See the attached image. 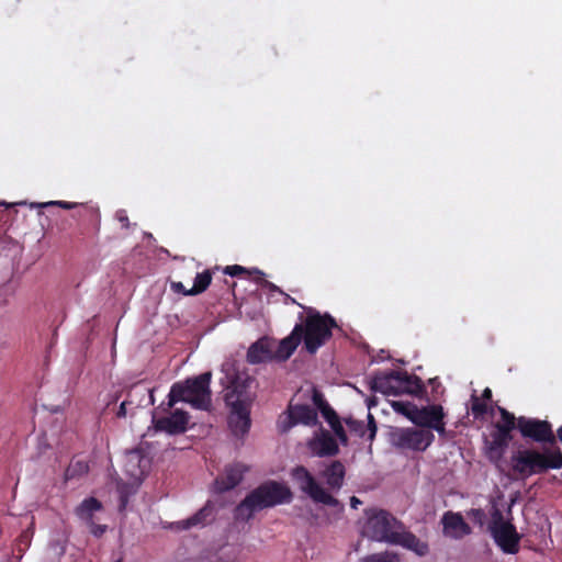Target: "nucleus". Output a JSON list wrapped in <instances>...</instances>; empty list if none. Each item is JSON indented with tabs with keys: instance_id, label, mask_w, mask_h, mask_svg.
I'll return each instance as SVG.
<instances>
[{
	"instance_id": "obj_23",
	"label": "nucleus",
	"mask_w": 562,
	"mask_h": 562,
	"mask_svg": "<svg viewBox=\"0 0 562 562\" xmlns=\"http://www.w3.org/2000/svg\"><path fill=\"white\" fill-rule=\"evenodd\" d=\"M392 544L402 546L419 557H424L429 552L428 543L409 531H397L396 536L392 539Z\"/></svg>"
},
{
	"instance_id": "obj_50",
	"label": "nucleus",
	"mask_w": 562,
	"mask_h": 562,
	"mask_svg": "<svg viewBox=\"0 0 562 562\" xmlns=\"http://www.w3.org/2000/svg\"><path fill=\"white\" fill-rule=\"evenodd\" d=\"M114 562H123V561H122V559H117V560H116V561H114Z\"/></svg>"
},
{
	"instance_id": "obj_37",
	"label": "nucleus",
	"mask_w": 562,
	"mask_h": 562,
	"mask_svg": "<svg viewBox=\"0 0 562 562\" xmlns=\"http://www.w3.org/2000/svg\"><path fill=\"white\" fill-rule=\"evenodd\" d=\"M321 413L323 417L326 419V422L330 425V422H334L336 418H338V415L336 412L330 407V405H326L325 407H321Z\"/></svg>"
},
{
	"instance_id": "obj_20",
	"label": "nucleus",
	"mask_w": 562,
	"mask_h": 562,
	"mask_svg": "<svg viewBox=\"0 0 562 562\" xmlns=\"http://www.w3.org/2000/svg\"><path fill=\"white\" fill-rule=\"evenodd\" d=\"M317 422V413L310 405L297 404L290 405L288 408L286 423L282 426L283 431H288L296 424L314 425Z\"/></svg>"
},
{
	"instance_id": "obj_43",
	"label": "nucleus",
	"mask_w": 562,
	"mask_h": 562,
	"mask_svg": "<svg viewBox=\"0 0 562 562\" xmlns=\"http://www.w3.org/2000/svg\"><path fill=\"white\" fill-rule=\"evenodd\" d=\"M171 289L177 293H182L183 295H189L188 291L181 282H172Z\"/></svg>"
},
{
	"instance_id": "obj_15",
	"label": "nucleus",
	"mask_w": 562,
	"mask_h": 562,
	"mask_svg": "<svg viewBox=\"0 0 562 562\" xmlns=\"http://www.w3.org/2000/svg\"><path fill=\"white\" fill-rule=\"evenodd\" d=\"M402 371L390 370L376 372L371 379V390L385 395L402 394Z\"/></svg>"
},
{
	"instance_id": "obj_29",
	"label": "nucleus",
	"mask_w": 562,
	"mask_h": 562,
	"mask_svg": "<svg viewBox=\"0 0 562 562\" xmlns=\"http://www.w3.org/2000/svg\"><path fill=\"white\" fill-rule=\"evenodd\" d=\"M498 412L501 420L496 422L494 425L505 429L506 431L513 432V430L517 428V418L515 415L501 406H498Z\"/></svg>"
},
{
	"instance_id": "obj_46",
	"label": "nucleus",
	"mask_w": 562,
	"mask_h": 562,
	"mask_svg": "<svg viewBox=\"0 0 562 562\" xmlns=\"http://www.w3.org/2000/svg\"><path fill=\"white\" fill-rule=\"evenodd\" d=\"M360 504H361V501H360L358 497L352 496V497L350 498V506H351L352 508L357 509V508H358V505H360Z\"/></svg>"
},
{
	"instance_id": "obj_45",
	"label": "nucleus",
	"mask_w": 562,
	"mask_h": 562,
	"mask_svg": "<svg viewBox=\"0 0 562 562\" xmlns=\"http://www.w3.org/2000/svg\"><path fill=\"white\" fill-rule=\"evenodd\" d=\"M482 398L484 401H491L492 400V390L490 387H485L482 392Z\"/></svg>"
},
{
	"instance_id": "obj_13",
	"label": "nucleus",
	"mask_w": 562,
	"mask_h": 562,
	"mask_svg": "<svg viewBox=\"0 0 562 562\" xmlns=\"http://www.w3.org/2000/svg\"><path fill=\"white\" fill-rule=\"evenodd\" d=\"M77 516L88 526L91 533L95 537H101L104 529L101 525H98L95 520L103 514V505L101 502L93 497H89L77 507Z\"/></svg>"
},
{
	"instance_id": "obj_47",
	"label": "nucleus",
	"mask_w": 562,
	"mask_h": 562,
	"mask_svg": "<svg viewBox=\"0 0 562 562\" xmlns=\"http://www.w3.org/2000/svg\"><path fill=\"white\" fill-rule=\"evenodd\" d=\"M557 436H558V439L562 442V426L558 428Z\"/></svg>"
},
{
	"instance_id": "obj_17",
	"label": "nucleus",
	"mask_w": 562,
	"mask_h": 562,
	"mask_svg": "<svg viewBox=\"0 0 562 562\" xmlns=\"http://www.w3.org/2000/svg\"><path fill=\"white\" fill-rule=\"evenodd\" d=\"M215 519V505L207 501L204 506L191 517L171 524L176 530H189L191 528H203Z\"/></svg>"
},
{
	"instance_id": "obj_27",
	"label": "nucleus",
	"mask_w": 562,
	"mask_h": 562,
	"mask_svg": "<svg viewBox=\"0 0 562 562\" xmlns=\"http://www.w3.org/2000/svg\"><path fill=\"white\" fill-rule=\"evenodd\" d=\"M317 445L316 453L319 457H331L338 453V445L335 438L328 434L319 438Z\"/></svg>"
},
{
	"instance_id": "obj_34",
	"label": "nucleus",
	"mask_w": 562,
	"mask_h": 562,
	"mask_svg": "<svg viewBox=\"0 0 562 562\" xmlns=\"http://www.w3.org/2000/svg\"><path fill=\"white\" fill-rule=\"evenodd\" d=\"M471 412L475 418L483 417L487 413L486 403L482 402L475 393L471 395Z\"/></svg>"
},
{
	"instance_id": "obj_49",
	"label": "nucleus",
	"mask_w": 562,
	"mask_h": 562,
	"mask_svg": "<svg viewBox=\"0 0 562 562\" xmlns=\"http://www.w3.org/2000/svg\"><path fill=\"white\" fill-rule=\"evenodd\" d=\"M270 289H272V290L277 289L276 284L270 283Z\"/></svg>"
},
{
	"instance_id": "obj_6",
	"label": "nucleus",
	"mask_w": 562,
	"mask_h": 562,
	"mask_svg": "<svg viewBox=\"0 0 562 562\" xmlns=\"http://www.w3.org/2000/svg\"><path fill=\"white\" fill-rule=\"evenodd\" d=\"M366 514L367 521L362 530L363 536L373 541L392 544V539L396 536L397 528H401L402 524L384 509H369Z\"/></svg>"
},
{
	"instance_id": "obj_1",
	"label": "nucleus",
	"mask_w": 562,
	"mask_h": 562,
	"mask_svg": "<svg viewBox=\"0 0 562 562\" xmlns=\"http://www.w3.org/2000/svg\"><path fill=\"white\" fill-rule=\"evenodd\" d=\"M291 490L277 481H267L251 492L237 505L235 516L237 519L248 521L256 512L288 504L292 501Z\"/></svg>"
},
{
	"instance_id": "obj_5",
	"label": "nucleus",
	"mask_w": 562,
	"mask_h": 562,
	"mask_svg": "<svg viewBox=\"0 0 562 562\" xmlns=\"http://www.w3.org/2000/svg\"><path fill=\"white\" fill-rule=\"evenodd\" d=\"M295 326H301L300 338L305 350L310 355H315L331 338V331L338 325L331 315L321 314L317 310L308 307L304 322Z\"/></svg>"
},
{
	"instance_id": "obj_32",
	"label": "nucleus",
	"mask_w": 562,
	"mask_h": 562,
	"mask_svg": "<svg viewBox=\"0 0 562 562\" xmlns=\"http://www.w3.org/2000/svg\"><path fill=\"white\" fill-rule=\"evenodd\" d=\"M392 407L396 413H400L407 417L412 422V417H414V411L417 406L411 402L397 401L392 403Z\"/></svg>"
},
{
	"instance_id": "obj_26",
	"label": "nucleus",
	"mask_w": 562,
	"mask_h": 562,
	"mask_svg": "<svg viewBox=\"0 0 562 562\" xmlns=\"http://www.w3.org/2000/svg\"><path fill=\"white\" fill-rule=\"evenodd\" d=\"M140 483H135L134 481L127 483H119L117 484V494H119V510L124 512L130 497L134 495L138 488Z\"/></svg>"
},
{
	"instance_id": "obj_18",
	"label": "nucleus",
	"mask_w": 562,
	"mask_h": 562,
	"mask_svg": "<svg viewBox=\"0 0 562 562\" xmlns=\"http://www.w3.org/2000/svg\"><path fill=\"white\" fill-rule=\"evenodd\" d=\"M443 535L452 539H462L472 532L470 525L460 513L446 512L441 518Z\"/></svg>"
},
{
	"instance_id": "obj_11",
	"label": "nucleus",
	"mask_w": 562,
	"mask_h": 562,
	"mask_svg": "<svg viewBox=\"0 0 562 562\" xmlns=\"http://www.w3.org/2000/svg\"><path fill=\"white\" fill-rule=\"evenodd\" d=\"M151 461L142 449H133L125 453L123 471L131 481L142 483L150 470Z\"/></svg>"
},
{
	"instance_id": "obj_44",
	"label": "nucleus",
	"mask_w": 562,
	"mask_h": 562,
	"mask_svg": "<svg viewBox=\"0 0 562 562\" xmlns=\"http://www.w3.org/2000/svg\"><path fill=\"white\" fill-rule=\"evenodd\" d=\"M125 406H126V402L121 403V405H120V407H119V409L116 412V416L117 417H125V415H126Z\"/></svg>"
},
{
	"instance_id": "obj_24",
	"label": "nucleus",
	"mask_w": 562,
	"mask_h": 562,
	"mask_svg": "<svg viewBox=\"0 0 562 562\" xmlns=\"http://www.w3.org/2000/svg\"><path fill=\"white\" fill-rule=\"evenodd\" d=\"M345 475V465L339 460L333 461L322 471V476L325 479L328 488L334 492L342 487Z\"/></svg>"
},
{
	"instance_id": "obj_10",
	"label": "nucleus",
	"mask_w": 562,
	"mask_h": 562,
	"mask_svg": "<svg viewBox=\"0 0 562 562\" xmlns=\"http://www.w3.org/2000/svg\"><path fill=\"white\" fill-rule=\"evenodd\" d=\"M517 429L525 439L540 443H555L552 425L547 420L519 416L517 418Z\"/></svg>"
},
{
	"instance_id": "obj_12",
	"label": "nucleus",
	"mask_w": 562,
	"mask_h": 562,
	"mask_svg": "<svg viewBox=\"0 0 562 562\" xmlns=\"http://www.w3.org/2000/svg\"><path fill=\"white\" fill-rule=\"evenodd\" d=\"M414 417L412 423L416 426L423 427V429H434L439 434H443L446 430V424L443 422V409L440 405H428L425 407L417 408L414 411Z\"/></svg>"
},
{
	"instance_id": "obj_38",
	"label": "nucleus",
	"mask_w": 562,
	"mask_h": 562,
	"mask_svg": "<svg viewBox=\"0 0 562 562\" xmlns=\"http://www.w3.org/2000/svg\"><path fill=\"white\" fill-rule=\"evenodd\" d=\"M224 273H226L231 277H238V276L246 273V268H244L239 265L227 266L224 269Z\"/></svg>"
},
{
	"instance_id": "obj_3",
	"label": "nucleus",
	"mask_w": 562,
	"mask_h": 562,
	"mask_svg": "<svg viewBox=\"0 0 562 562\" xmlns=\"http://www.w3.org/2000/svg\"><path fill=\"white\" fill-rule=\"evenodd\" d=\"M250 381L238 379L232 382L227 389L224 400L229 407L228 426L236 437H244L248 434L251 419L250 411L255 400L254 393L249 390Z\"/></svg>"
},
{
	"instance_id": "obj_40",
	"label": "nucleus",
	"mask_w": 562,
	"mask_h": 562,
	"mask_svg": "<svg viewBox=\"0 0 562 562\" xmlns=\"http://www.w3.org/2000/svg\"><path fill=\"white\" fill-rule=\"evenodd\" d=\"M49 205H57L65 210H70V209L76 207L77 203L66 202V201H49V202L41 204V206H49Z\"/></svg>"
},
{
	"instance_id": "obj_33",
	"label": "nucleus",
	"mask_w": 562,
	"mask_h": 562,
	"mask_svg": "<svg viewBox=\"0 0 562 562\" xmlns=\"http://www.w3.org/2000/svg\"><path fill=\"white\" fill-rule=\"evenodd\" d=\"M345 423L348 426L349 430L355 435L359 436L360 438H363L368 432L367 425L364 424L363 420H358L352 417H349L345 419Z\"/></svg>"
},
{
	"instance_id": "obj_42",
	"label": "nucleus",
	"mask_w": 562,
	"mask_h": 562,
	"mask_svg": "<svg viewBox=\"0 0 562 562\" xmlns=\"http://www.w3.org/2000/svg\"><path fill=\"white\" fill-rule=\"evenodd\" d=\"M470 516H471L474 520H476V521H479L480 524H482L483 518H484V516H485V515H484V512H483L481 508H473V509H471V512H470Z\"/></svg>"
},
{
	"instance_id": "obj_19",
	"label": "nucleus",
	"mask_w": 562,
	"mask_h": 562,
	"mask_svg": "<svg viewBox=\"0 0 562 562\" xmlns=\"http://www.w3.org/2000/svg\"><path fill=\"white\" fill-rule=\"evenodd\" d=\"M248 468L241 463H233L225 467L223 473L215 479V487L220 493L235 488L244 479Z\"/></svg>"
},
{
	"instance_id": "obj_22",
	"label": "nucleus",
	"mask_w": 562,
	"mask_h": 562,
	"mask_svg": "<svg viewBox=\"0 0 562 562\" xmlns=\"http://www.w3.org/2000/svg\"><path fill=\"white\" fill-rule=\"evenodd\" d=\"M247 361L251 364L276 361L273 356V338L263 336L250 345Z\"/></svg>"
},
{
	"instance_id": "obj_7",
	"label": "nucleus",
	"mask_w": 562,
	"mask_h": 562,
	"mask_svg": "<svg viewBox=\"0 0 562 562\" xmlns=\"http://www.w3.org/2000/svg\"><path fill=\"white\" fill-rule=\"evenodd\" d=\"M290 476L299 490L306 494L314 503L337 507L340 512H344V505L328 493L304 465L294 467L290 472Z\"/></svg>"
},
{
	"instance_id": "obj_35",
	"label": "nucleus",
	"mask_w": 562,
	"mask_h": 562,
	"mask_svg": "<svg viewBox=\"0 0 562 562\" xmlns=\"http://www.w3.org/2000/svg\"><path fill=\"white\" fill-rule=\"evenodd\" d=\"M331 429L334 430V432L337 435V437L342 441L345 442L347 440V436H346V432H345V429L339 420V417L336 418L334 422H330V425Z\"/></svg>"
},
{
	"instance_id": "obj_31",
	"label": "nucleus",
	"mask_w": 562,
	"mask_h": 562,
	"mask_svg": "<svg viewBox=\"0 0 562 562\" xmlns=\"http://www.w3.org/2000/svg\"><path fill=\"white\" fill-rule=\"evenodd\" d=\"M88 472V464L82 460L72 461L66 470V480H71Z\"/></svg>"
},
{
	"instance_id": "obj_14",
	"label": "nucleus",
	"mask_w": 562,
	"mask_h": 562,
	"mask_svg": "<svg viewBox=\"0 0 562 562\" xmlns=\"http://www.w3.org/2000/svg\"><path fill=\"white\" fill-rule=\"evenodd\" d=\"M189 413L182 409H175L168 416H154L153 423L155 429L169 435L183 434L188 429Z\"/></svg>"
},
{
	"instance_id": "obj_8",
	"label": "nucleus",
	"mask_w": 562,
	"mask_h": 562,
	"mask_svg": "<svg viewBox=\"0 0 562 562\" xmlns=\"http://www.w3.org/2000/svg\"><path fill=\"white\" fill-rule=\"evenodd\" d=\"M490 531L495 543L504 553L516 554L519 551L520 535L510 521H505L503 514L495 509L492 514Z\"/></svg>"
},
{
	"instance_id": "obj_28",
	"label": "nucleus",
	"mask_w": 562,
	"mask_h": 562,
	"mask_svg": "<svg viewBox=\"0 0 562 562\" xmlns=\"http://www.w3.org/2000/svg\"><path fill=\"white\" fill-rule=\"evenodd\" d=\"M212 281V272L206 269L201 273H198L194 278V283L191 289H189V295H198L206 291Z\"/></svg>"
},
{
	"instance_id": "obj_2",
	"label": "nucleus",
	"mask_w": 562,
	"mask_h": 562,
	"mask_svg": "<svg viewBox=\"0 0 562 562\" xmlns=\"http://www.w3.org/2000/svg\"><path fill=\"white\" fill-rule=\"evenodd\" d=\"M509 465L515 476L525 480L549 470L561 469L562 451L560 448L542 451L533 448L518 449L512 454Z\"/></svg>"
},
{
	"instance_id": "obj_30",
	"label": "nucleus",
	"mask_w": 562,
	"mask_h": 562,
	"mask_svg": "<svg viewBox=\"0 0 562 562\" xmlns=\"http://www.w3.org/2000/svg\"><path fill=\"white\" fill-rule=\"evenodd\" d=\"M359 562H398V555L395 552L384 551L369 554L360 559Z\"/></svg>"
},
{
	"instance_id": "obj_36",
	"label": "nucleus",
	"mask_w": 562,
	"mask_h": 562,
	"mask_svg": "<svg viewBox=\"0 0 562 562\" xmlns=\"http://www.w3.org/2000/svg\"><path fill=\"white\" fill-rule=\"evenodd\" d=\"M367 418H368L367 428H368V434H369L368 439L370 441H372L376 435L378 428H376L374 416L371 413L367 414Z\"/></svg>"
},
{
	"instance_id": "obj_9",
	"label": "nucleus",
	"mask_w": 562,
	"mask_h": 562,
	"mask_svg": "<svg viewBox=\"0 0 562 562\" xmlns=\"http://www.w3.org/2000/svg\"><path fill=\"white\" fill-rule=\"evenodd\" d=\"M392 439L400 449L425 451L435 440V436L429 429L400 428L393 432Z\"/></svg>"
},
{
	"instance_id": "obj_21",
	"label": "nucleus",
	"mask_w": 562,
	"mask_h": 562,
	"mask_svg": "<svg viewBox=\"0 0 562 562\" xmlns=\"http://www.w3.org/2000/svg\"><path fill=\"white\" fill-rule=\"evenodd\" d=\"M301 331V326H294L290 335L283 339L278 341L273 338V356L276 362H284L294 353L302 341L300 338Z\"/></svg>"
},
{
	"instance_id": "obj_4",
	"label": "nucleus",
	"mask_w": 562,
	"mask_h": 562,
	"mask_svg": "<svg viewBox=\"0 0 562 562\" xmlns=\"http://www.w3.org/2000/svg\"><path fill=\"white\" fill-rule=\"evenodd\" d=\"M211 379L212 373L207 371L173 383L168 394L167 408L165 411L171 409L178 402L189 403L196 409H209L212 401Z\"/></svg>"
},
{
	"instance_id": "obj_25",
	"label": "nucleus",
	"mask_w": 562,
	"mask_h": 562,
	"mask_svg": "<svg viewBox=\"0 0 562 562\" xmlns=\"http://www.w3.org/2000/svg\"><path fill=\"white\" fill-rule=\"evenodd\" d=\"M402 394L407 393L412 395H418L424 391V384L422 380L414 374H409L406 371H402Z\"/></svg>"
},
{
	"instance_id": "obj_16",
	"label": "nucleus",
	"mask_w": 562,
	"mask_h": 562,
	"mask_svg": "<svg viewBox=\"0 0 562 562\" xmlns=\"http://www.w3.org/2000/svg\"><path fill=\"white\" fill-rule=\"evenodd\" d=\"M512 440V432L494 425V430L491 432V439L485 440L487 459L493 463H498L503 459Z\"/></svg>"
},
{
	"instance_id": "obj_41",
	"label": "nucleus",
	"mask_w": 562,
	"mask_h": 562,
	"mask_svg": "<svg viewBox=\"0 0 562 562\" xmlns=\"http://www.w3.org/2000/svg\"><path fill=\"white\" fill-rule=\"evenodd\" d=\"M116 220L122 224L123 227L127 228L130 226L128 217L126 215L125 210H120L116 212Z\"/></svg>"
},
{
	"instance_id": "obj_39",
	"label": "nucleus",
	"mask_w": 562,
	"mask_h": 562,
	"mask_svg": "<svg viewBox=\"0 0 562 562\" xmlns=\"http://www.w3.org/2000/svg\"><path fill=\"white\" fill-rule=\"evenodd\" d=\"M312 400L318 409H321V407H325L326 405H328L327 401L324 398V395L316 389L313 390Z\"/></svg>"
},
{
	"instance_id": "obj_48",
	"label": "nucleus",
	"mask_w": 562,
	"mask_h": 562,
	"mask_svg": "<svg viewBox=\"0 0 562 562\" xmlns=\"http://www.w3.org/2000/svg\"><path fill=\"white\" fill-rule=\"evenodd\" d=\"M373 405H375V401H373V400L369 401V403H368L369 408L372 407Z\"/></svg>"
}]
</instances>
